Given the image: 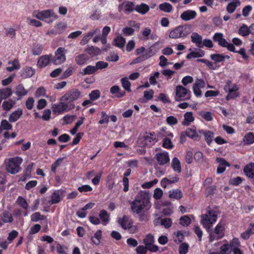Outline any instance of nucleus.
Returning a JSON list of instances; mask_svg holds the SVG:
<instances>
[{"label":"nucleus","mask_w":254,"mask_h":254,"mask_svg":"<svg viewBox=\"0 0 254 254\" xmlns=\"http://www.w3.org/2000/svg\"><path fill=\"white\" fill-rule=\"evenodd\" d=\"M151 203L148 194L141 192L136 195L130 203V208L133 213L139 216L140 221L147 220L145 212L150 208Z\"/></svg>","instance_id":"obj_1"},{"label":"nucleus","mask_w":254,"mask_h":254,"mask_svg":"<svg viewBox=\"0 0 254 254\" xmlns=\"http://www.w3.org/2000/svg\"><path fill=\"white\" fill-rule=\"evenodd\" d=\"M200 223L208 232L211 230L212 225L216 222L218 217L217 212L214 209L207 210L206 214L201 215Z\"/></svg>","instance_id":"obj_2"},{"label":"nucleus","mask_w":254,"mask_h":254,"mask_svg":"<svg viewBox=\"0 0 254 254\" xmlns=\"http://www.w3.org/2000/svg\"><path fill=\"white\" fill-rule=\"evenodd\" d=\"M23 162L20 157H15L5 159L4 161L6 171L11 174L14 175L19 173L21 170L20 167Z\"/></svg>","instance_id":"obj_3"},{"label":"nucleus","mask_w":254,"mask_h":254,"mask_svg":"<svg viewBox=\"0 0 254 254\" xmlns=\"http://www.w3.org/2000/svg\"><path fill=\"white\" fill-rule=\"evenodd\" d=\"M118 222L122 228L127 230L130 234H135L138 230V226L133 225V221L128 216L124 215L122 217L118 218Z\"/></svg>","instance_id":"obj_4"},{"label":"nucleus","mask_w":254,"mask_h":254,"mask_svg":"<svg viewBox=\"0 0 254 254\" xmlns=\"http://www.w3.org/2000/svg\"><path fill=\"white\" fill-rule=\"evenodd\" d=\"M191 32V27L189 25H180L172 30L169 33V37L172 39H178L187 36Z\"/></svg>","instance_id":"obj_5"},{"label":"nucleus","mask_w":254,"mask_h":254,"mask_svg":"<svg viewBox=\"0 0 254 254\" xmlns=\"http://www.w3.org/2000/svg\"><path fill=\"white\" fill-rule=\"evenodd\" d=\"M33 17L40 20L51 18V20L48 22H52L58 18V16L52 9L44 10H34L32 13Z\"/></svg>","instance_id":"obj_6"},{"label":"nucleus","mask_w":254,"mask_h":254,"mask_svg":"<svg viewBox=\"0 0 254 254\" xmlns=\"http://www.w3.org/2000/svg\"><path fill=\"white\" fill-rule=\"evenodd\" d=\"M175 99L177 101L188 100L191 97V92L182 85H178L175 90Z\"/></svg>","instance_id":"obj_7"},{"label":"nucleus","mask_w":254,"mask_h":254,"mask_svg":"<svg viewBox=\"0 0 254 254\" xmlns=\"http://www.w3.org/2000/svg\"><path fill=\"white\" fill-rule=\"evenodd\" d=\"M81 96L80 91L77 89H72L68 90L61 98V101L71 102L78 99Z\"/></svg>","instance_id":"obj_8"},{"label":"nucleus","mask_w":254,"mask_h":254,"mask_svg":"<svg viewBox=\"0 0 254 254\" xmlns=\"http://www.w3.org/2000/svg\"><path fill=\"white\" fill-rule=\"evenodd\" d=\"M213 40L217 42L218 45L223 47H226L231 52H235V48L231 43H228L224 38L221 33H216L213 36Z\"/></svg>","instance_id":"obj_9"},{"label":"nucleus","mask_w":254,"mask_h":254,"mask_svg":"<svg viewBox=\"0 0 254 254\" xmlns=\"http://www.w3.org/2000/svg\"><path fill=\"white\" fill-rule=\"evenodd\" d=\"M224 224L221 221L219 222L214 229V233H209V240L213 242L215 240H218L224 236Z\"/></svg>","instance_id":"obj_10"},{"label":"nucleus","mask_w":254,"mask_h":254,"mask_svg":"<svg viewBox=\"0 0 254 254\" xmlns=\"http://www.w3.org/2000/svg\"><path fill=\"white\" fill-rule=\"evenodd\" d=\"M66 50L64 48L59 47L55 52V56L53 59V63L58 65L64 63L66 60Z\"/></svg>","instance_id":"obj_11"},{"label":"nucleus","mask_w":254,"mask_h":254,"mask_svg":"<svg viewBox=\"0 0 254 254\" xmlns=\"http://www.w3.org/2000/svg\"><path fill=\"white\" fill-rule=\"evenodd\" d=\"M225 91L228 93L226 96V99L234 98L238 96L237 90H238V86L236 84L231 85V82L229 80L226 82V84L224 88Z\"/></svg>","instance_id":"obj_12"},{"label":"nucleus","mask_w":254,"mask_h":254,"mask_svg":"<svg viewBox=\"0 0 254 254\" xmlns=\"http://www.w3.org/2000/svg\"><path fill=\"white\" fill-rule=\"evenodd\" d=\"M142 139L144 141V143L141 144L143 146H151L158 141L157 135L154 132L146 133L143 137L139 138V140Z\"/></svg>","instance_id":"obj_13"},{"label":"nucleus","mask_w":254,"mask_h":254,"mask_svg":"<svg viewBox=\"0 0 254 254\" xmlns=\"http://www.w3.org/2000/svg\"><path fill=\"white\" fill-rule=\"evenodd\" d=\"M154 236L150 234H147L143 240V243L148 248V250L152 253L156 252L158 250V247L154 244Z\"/></svg>","instance_id":"obj_14"},{"label":"nucleus","mask_w":254,"mask_h":254,"mask_svg":"<svg viewBox=\"0 0 254 254\" xmlns=\"http://www.w3.org/2000/svg\"><path fill=\"white\" fill-rule=\"evenodd\" d=\"M118 9L120 12H124L128 14L134 10L135 4L132 1H124L119 5Z\"/></svg>","instance_id":"obj_15"},{"label":"nucleus","mask_w":254,"mask_h":254,"mask_svg":"<svg viewBox=\"0 0 254 254\" xmlns=\"http://www.w3.org/2000/svg\"><path fill=\"white\" fill-rule=\"evenodd\" d=\"M155 158L158 163L162 166L169 164L170 160L169 153L165 151L156 153Z\"/></svg>","instance_id":"obj_16"},{"label":"nucleus","mask_w":254,"mask_h":254,"mask_svg":"<svg viewBox=\"0 0 254 254\" xmlns=\"http://www.w3.org/2000/svg\"><path fill=\"white\" fill-rule=\"evenodd\" d=\"M64 102L61 101L59 103L54 104L52 105V108L55 114L60 115L70 110L68 108V105Z\"/></svg>","instance_id":"obj_17"},{"label":"nucleus","mask_w":254,"mask_h":254,"mask_svg":"<svg viewBox=\"0 0 254 254\" xmlns=\"http://www.w3.org/2000/svg\"><path fill=\"white\" fill-rule=\"evenodd\" d=\"M205 86V82L204 80L202 79L197 78L195 83L193 85L192 90L194 94L197 97H199L202 95V92L200 90L201 88H203Z\"/></svg>","instance_id":"obj_18"},{"label":"nucleus","mask_w":254,"mask_h":254,"mask_svg":"<svg viewBox=\"0 0 254 254\" xmlns=\"http://www.w3.org/2000/svg\"><path fill=\"white\" fill-rule=\"evenodd\" d=\"M100 33V30L99 28H96L89 31L81 40L80 42V45H84L86 44L95 35H99Z\"/></svg>","instance_id":"obj_19"},{"label":"nucleus","mask_w":254,"mask_h":254,"mask_svg":"<svg viewBox=\"0 0 254 254\" xmlns=\"http://www.w3.org/2000/svg\"><path fill=\"white\" fill-rule=\"evenodd\" d=\"M179 180V178L176 175L169 176L168 178H164L161 181V185L163 188H166L170 185L177 183Z\"/></svg>","instance_id":"obj_20"},{"label":"nucleus","mask_w":254,"mask_h":254,"mask_svg":"<svg viewBox=\"0 0 254 254\" xmlns=\"http://www.w3.org/2000/svg\"><path fill=\"white\" fill-rule=\"evenodd\" d=\"M197 13L195 11L193 10H187L184 11L181 14L180 17L183 20L188 21L194 19Z\"/></svg>","instance_id":"obj_21"},{"label":"nucleus","mask_w":254,"mask_h":254,"mask_svg":"<svg viewBox=\"0 0 254 254\" xmlns=\"http://www.w3.org/2000/svg\"><path fill=\"white\" fill-rule=\"evenodd\" d=\"M198 132L204 135L205 140L208 145H210L212 142L213 138L214 136V133L209 130H204L203 129H199Z\"/></svg>","instance_id":"obj_22"},{"label":"nucleus","mask_w":254,"mask_h":254,"mask_svg":"<svg viewBox=\"0 0 254 254\" xmlns=\"http://www.w3.org/2000/svg\"><path fill=\"white\" fill-rule=\"evenodd\" d=\"M51 60V55H46L41 56L38 60L37 65L39 67L42 68L46 66L50 63Z\"/></svg>","instance_id":"obj_23"},{"label":"nucleus","mask_w":254,"mask_h":254,"mask_svg":"<svg viewBox=\"0 0 254 254\" xmlns=\"http://www.w3.org/2000/svg\"><path fill=\"white\" fill-rule=\"evenodd\" d=\"M89 59V57L85 54H79L75 57L76 64L80 66L86 64Z\"/></svg>","instance_id":"obj_24"},{"label":"nucleus","mask_w":254,"mask_h":254,"mask_svg":"<svg viewBox=\"0 0 254 254\" xmlns=\"http://www.w3.org/2000/svg\"><path fill=\"white\" fill-rule=\"evenodd\" d=\"M191 42L200 48H202V37L196 32H193L190 36Z\"/></svg>","instance_id":"obj_25"},{"label":"nucleus","mask_w":254,"mask_h":254,"mask_svg":"<svg viewBox=\"0 0 254 254\" xmlns=\"http://www.w3.org/2000/svg\"><path fill=\"white\" fill-rule=\"evenodd\" d=\"M149 6L144 3L135 6L134 10L142 15L145 14L149 11Z\"/></svg>","instance_id":"obj_26"},{"label":"nucleus","mask_w":254,"mask_h":254,"mask_svg":"<svg viewBox=\"0 0 254 254\" xmlns=\"http://www.w3.org/2000/svg\"><path fill=\"white\" fill-rule=\"evenodd\" d=\"M110 92L112 94H115L117 98H121L125 95L126 92L124 91H121L119 86L114 85L110 88Z\"/></svg>","instance_id":"obj_27"},{"label":"nucleus","mask_w":254,"mask_h":254,"mask_svg":"<svg viewBox=\"0 0 254 254\" xmlns=\"http://www.w3.org/2000/svg\"><path fill=\"white\" fill-rule=\"evenodd\" d=\"M244 171L247 177L250 178H254V163H250L244 169Z\"/></svg>","instance_id":"obj_28"},{"label":"nucleus","mask_w":254,"mask_h":254,"mask_svg":"<svg viewBox=\"0 0 254 254\" xmlns=\"http://www.w3.org/2000/svg\"><path fill=\"white\" fill-rule=\"evenodd\" d=\"M23 111L21 109H18L17 110L13 112L10 115L8 120L10 122H15L17 121L22 116Z\"/></svg>","instance_id":"obj_29"},{"label":"nucleus","mask_w":254,"mask_h":254,"mask_svg":"<svg viewBox=\"0 0 254 254\" xmlns=\"http://www.w3.org/2000/svg\"><path fill=\"white\" fill-rule=\"evenodd\" d=\"M240 1L239 0H233L232 1L229 2L226 7V10L229 13H233L236 8L240 5Z\"/></svg>","instance_id":"obj_30"},{"label":"nucleus","mask_w":254,"mask_h":254,"mask_svg":"<svg viewBox=\"0 0 254 254\" xmlns=\"http://www.w3.org/2000/svg\"><path fill=\"white\" fill-rule=\"evenodd\" d=\"M229 58V56L223 54H214L210 55V59L215 63H220Z\"/></svg>","instance_id":"obj_31"},{"label":"nucleus","mask_w":254,"mask_h":254,"mask_svg":"<svg viewBox=\"0 0 254 254\" xmlns=\"http://www.w3.org/2000/svg\"><path fill=\"white\" fill-rule=\"evenodd\" d=\"M171 167L173 170L178 173H180L182 171L181 163L179 159L174 157L172 160Z\"/></svg>","instance_id":"obj_32"},{"label":"nucleus","mask_w":254,"mask_h":254,"mask_svg":"<svg viewBox=\"0 0 254 254\" xmlns=\"http://www.w3.org/2000/svg\"><path fill=\"white\" fill-rule=\"evenodd\" d=\"M14 93L18 97V99L19 100L22 97L26 95L28 93V91L25 89L22 84H19L15 87Z\"/></svg>","instance_id":"obj_33"},{"label":"nucleus","mask_w":254,"mask_h":254,"mask_svg":"<svg viewBox=\"0 0 254 254\" xmlns=\"http://www.w3.org/2000/svg\"><path fill=\"white\" fill-rule=\"evenodd\" d=\"M12 91L10 88H4L0 89V100H3L11 96Z\"/></svg>","instance_id":"obj_34"},{"label":"nucleus","mask_w":254,"mask_h":254,"mask_svg":"<svg viewBox=\"0 0 254 254\" xmlns=\"http://www.w3.org/2000/svg\"><path fill=\"white\" fill-rule=\"evenodd\" d=\"M1 221L5 223H11L13 220V217L10 212L4 211L0 215Z\"/></svg>","instance_id":"obj_35"},{"label":"nucleus","mask_w":254,"mask_h":254,"mask_svg":"<svg viewBox=\"0 0 254 254\" xmlns=\"http://www.w3.org/2000/svg\"><path fill=\"white\" fill-rule=\"evenodd\" d=\"M194 118L192 112H187L184 114V120L182 122L183 125L189 126L191 123L193 122Z\"/></svg>","instance_id":"obj_36"},{"label":"nucleus","mask_w":254,"mask_h":254,"mask_svg":"<svg viewBox=\"0 0 254 254\" xmlns=\"http://www.w3.org/2000/svg\"><path fill=\"white\" fill-rule=\"evenodd\" d=\"M89 55L92 56H95L101 54V51L98 47L93 46H88L85 50Z\"/></svg>","instance_id":"obj_37"},{"label":"nucleus","mask_w":254,"mask_h":254,"mask_svg":"<svg viewBox=\"0 0 254 254\" xmlns=\"http://www.w3.org/2000/svg\"><path fill=\"white\" fill-rule=\"evenodd\" d=\"M204 55V52L203 51L198 49L195 51H192L190 53L187 55L186 56L187 59H190L192 58H197L202 57Z\"/></svg>","instance_id":"obj_38"},{"label":"nucleus","mask_w":254,"mask_h":254,"mask_svg":"<svg viewBox=\"0 0 254 254\" xmlns=\"http://www.w3.org/2000/svg\"><path fill=\"white\" fill-rule=\"evenodd\" d=\"M169 197L172 198L179 199L183 197V193L179 189H174L170 190Z\"/></svg>","instance_id":"obj_39"},{"label":"nucleus","mask_w":254,"mask_h":254,"mask_svg":"<svg viewBox=\"0 0 254 254\" xmlns=\"http://www.w3.org/2000/svg\"><path fill=\"white\" fill-rule=\"evenodd\" d=\"M8 64L11 65V66L7 67L6 68V70L9 72H11L14 70L19 69L20 67L19 63L16 59L12 61H9Z\"/></svg>","instance_id":"obj_40"},{"label":"nucleus","mask_w":254,"mask_h":254,"mask_svg":"<svg viewBox=\"0 0 254 254\" xmlns=\"http://www.w3.org/2000/svg\"><path fill=\"white\" fill-rule=\"evenodd\" d=\"M34 74V70L31 67L24 68L21 71V76L26 78L31 77Z\"/></svg>","instance_id":"obj_41"},{"label":"nucleus","mask_w":254,"mask_h":254,"mask_svg":"<svg viewBox=\"0 0 254 254\" xmlns=\"http://www.w3.org/2000/svg\"><path fill=\"white\" fill-rule=\"evenodd\" d=\"M61 200V195L59 191H54L51 195V199L49 203L50 205L59 203Z\"/></svg>","instance_id":"obj_42"},{"label":"nucleus","mask_w":254,"mask_h":254,"mask_svg":"<svg viewBox=\"0 0 254 254\" xmlns=\"http://www.w3.org/2000/svg\"><path fill=\"white\" fill-rule=\"evenodd\" d=\"M99 217L101 221L103 222L104 225H106L110 221V216L107 211L102 210L99 213Z\"/></svg>","instance_id":"obj_43"},{"label":"nucleus","mask_w":254,"mask_h":254,"mask_svg":"<svg viewBox=\"0 0 254 254\" xmlns=\"http://www.w3.org/2000/svg\"><path fill=\"white\" fill-rule=\"evenodd\" d=\"M151 33V29L149 27H145L142 30L139 38L143 40H147L149 39Z\"/></svg>","instance_id":"obj_44"},{"label":"nucleus","mask_w":254,"mask_h":254,"mask_svg":"<svg viewBox=\"0 0 254 254\" xmlns=\"http://www.w3.org/2000/svg\"><path fill=\"white\" fill-rule=\"evenodd\" d=\"M114 45L121 49L125 47L126 39L122 36H118L114 40Z\"/></svg>","instance_id":"obj_45"},{"label":"nucleus","mask_w":254,"mask_h":254,"mask_svg":"<svg viewBox=\"0 0 254 254\" xmlns=\"http://www.w3.org/2000/svg\"><path fill=\"white\" fill-rule=\"evenodd\" d=\"M156 53V50L155 48L153 46H150L147 49L146 52L142 55L143 56L144 59H145L146 60L153 56L154 55H155Z\"/></svg>","instance_id":"obj_46"},{"label":"nucleus","mask_w":254,"mask_h":254,"mask_svg":"<svg viewBox=\"0 0 254 254\" xmlns=\"http://www.w3.org/2000/svg\"><path fill=\"white\" fill-rule=\"evenodd\" d=\"M96 71L95 66L88 65L82 70L80 73L82 75H89L93 74Z\"/></svg>","instance_id":"obj_47"},{"label":"nucleus","mask_w":254,"mask_h":254,"mask_svg":"<svg viewBox=\"0 0 254 254\" xmlns=\"http://www.w3.org/2000/svg\"><path fill=\"white\" fill-rule=\"evenodd\" d=\"M15 104V101L12 99L4 101L2 105L3 109L6 111H9Z\"/></svg>","instance_id":"obj_48"},{"label":"nucleus","mask_w":254,"mask_h":254,"mask_svg":"<svg viewBox=\"0 0 254 254\" xmlns=\"http://www.w3.org/2000/svg\"><path fill=\"white\" fill-rule=\"evenodd\" d=\"M102 237V231L98 230L95 233L94 235L91 237L92 242L96 245H98L100 243V240Z\"/></svg>","instance_id":"obj_49"},{"label":"nucleus","mask_w":254,"mask_h":254,"mask_svg":"<svg viewBox=\"0 0 254 254\" xmlns=\"http://www.w3.org/2000/svg\"><path fill=\"white\" fill-rule=\"evenodd\" d=\"M243 140L244 142L247 144H251L254 143V133L249 132L246 133Z\"/></svg>","instance_id":"obj_50"},{"label":"nucleus","mask_w":254,"mask_h":254,"mask_svg":"<svg viewBox=\"0 0 254 254\" xmlns=\"http://www.w3.org/2000/svg\"><path fill=\"white\" fill-rule=\"evenodd\" d=\"M42 96L47 98H49V96L46 94V90L43 87L38 88L35 93V97L36 98H38Z\"/></svg>","instance_id":"obj_51"},{"label":"nucleus","mask_w":254,"mask_h":254,"mask_svg":"<svg viewBox=\"0 0 254 254\" xmlns=\"http://www.w3.org/2000/svg\"><path fill=\"white\" fill-rule=\"evenodd\" d=\"M122 87L127 91H131V83L127 77H123L121 79Z\"/></svg>","instance_id":"obj_52"},{"label":"nucleus","mask_w":254,"mask_h":254,"mask_svg":"<svg viewBox=\"0 0 254 254\" xmlns=\"http://www.w3.org/2000/svg\"><path fill=\"white\" fill-rule=\"evenodd\" d=\"M159 7L160 9L165 12H170L173 9L172 5L168 2H164L159 4Z\"/></svg>","instance_id":"obj_53"},{"label":"nucleus","mask_w":254,"mask_h":254,"mask_svg":"<svg viewBox=\"0 0 254 254\" xmlns=\"http://www.w3.org/2000/svg\"><path fill=\"white\" fill-rule=\"evenodd\" d=\"M186 134L188 137L193 139L196 140L199 137L198 133L197 132L195 129L190 128L187 129V130L186 131Z\"/></svg>","instance_id":"obj_54"},{"label":"nucleus","mask_w":254,"mask_h":254,"mask_svg":"<svg viewBox=\"0 0 254 254\" xmlns=\"http://www.w3.org/2000/svg\"><path fill=\"white\" fill-rule=\"evenodd\" d=\"M16 202L24 209H27L28 207V204L26 200L22 196H19L17 198Z\"/></svg>","instance_id":"obj_55"},{"label":"nucleus","mask_w":254,"mask_h":254,"mask_svg":"<svg viewBox=\"0 0 254 254\" xmlns=\"http://www.w3.org/2000/svg\"><path fill=\"white\" fill-rule=\"evenodd\" d=\"M198 61L205 64L207 66L211 69L215 70L218 68V66H217L214 63H213L207 60L200 59H198Z\"/></svg>","instance_id":"obj_56"},{"label":"nucleus","mask_w":254,"mask_h":254,"mask_svg":"<svg viewBox=\"0 0 254 254\" xmlns=\"http://www.w3.org/2000/svg\"><path fill=\"white\" fill-rule=\"evenodd\" d=\"M173 238L176 243H180L184 240V235L181 231H178L174 233Z\"/></svg>","instance_id":"obj_57"},{"label":"nucleus","mask_w":254,"mask_h":254,"mask_svg":"<svg viewBox=\"0 0 254 254\" xmlns=\"http://www.w3.org/2000/svg\"><path fill=\"white\" fill-rule=\"evenodd\" d=\"M250 26L248 27L247 25H244L239 30V33L243 36L248 35L250 33Z\"/></svg>","instance_id":"obj_58"},{"label":"nucleus","mask_w":254,"mask_h":254,"mask_svg":"<svg viewBox=\"0 0 254 254\" xmlns=\"http://www.w3.org/2000/svg\"><path fill=\"white\" fill-rule=\"evenodd\" d=\"M27 23L28 24L34 26L36 27H38L42 26V23L40 21L34 19H32L30 17H27Z\"/></svg>","instance_id":"obj_59"},{"label":"nucleus","mask_w":254,"mask_h":254,"mask_svg":"<svg viewBox=\"0 0 254 254\" xmlns=\"http://www.w3.org/2000/svg\"><path fill=\"white\" fill-rule=\"evenodd\" d=\"M199 115L206 121H211L213 119L212 113L210 112L202 111L199 113Z\"/></svg>","instance_id":"obj_60"},{"label":"nucleus","mask_w":254,"mask_h":254,"mask_svg":"<svg viewBox=\"0 0 254 254\" xmlns=\"http://www.w3.org/2000/svg\"><path fill=\"white\" fill-rule=\"evenodd\" d=\"M160 73L158 71L155 72L149 77V83L150 84L155 85L157 84L156 79L159 78Z\"/></svg>","instance_id":"obj_61"},{"label":"nucleus","mask_w":254,"mask_h":254,"mask_svg":"<svg viewBox=\"0 0 254 254\" xmlns=\"http://www.w3.org/2000/svg\"><path fill=\"white\" fill-rule=\"evenodd\" d=\"M5 35L11 39H14L15 37V30L12 27L5 28Z\"/></svg>","instance_id":"obj_62"},{"label":"nucleus","mask_w":254,"mask_h":254,"mask_svg":"<svg viewBox=\"0 0 254 254\" xmlns=\"http://www.w3.org/2000/svg\"><path fill=\"white\" fill-rule=\"evenodd\" d=\"M35 100L33 97H28L25 101V106L29 110H32L33 108Z\"/></svg>","instance_id":"obj_63"},{"label":"nucleus","mask_w":254,"mask_h":254,"mask_svg":"<svg viewBox=\"0 0 254 254\" xmlns=\"http://www.w3.org/2000/svg\"><path fill=\"white\" fill-rule=\"evenodd\" d=\"M147 250H148V249L147 247L143 245L137 246L135 249V252L137 254H146Z\"/></svg>","instance_id":"obj_64"}]
</instances>
